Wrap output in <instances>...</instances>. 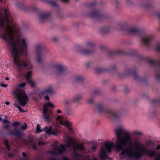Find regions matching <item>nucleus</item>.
<instances>
[{
  "label": "nucleus",
  "mask_w": 160,
  "mask_h": 160,
  "mask_svg": "<svg viewBox=\"0 0 160 160\" xmlns=\"http://www.w3.org/2000/svg\"><path fill=\"white\" fill-rule=\"evenodd\" d=\"M27 127L28 125L24 122V125L21 126L20 129L16 127L12 131H10L8 132L7 134L9 136H16L18 138H22L24 136V134L22 131L26 130Z\"/></svg>",
  "instance_id": "nucleus-6"
},
{
  "label": "nucleus",
  "mask_w": 160,
  "mask_h": 160,
  "mask_svg": "<svg viewBox=\"0 0 160 160\" xmlns=\"http://www.w3.org/2000/svg\"><path fill=\"white\" fill-rule=\"evenodd\" d=\"M2 128L3 129L8 131H9L8 132L12 130H10V125L8 124L4 125L2 126Z\"/></svg>",
  "instance_id": "nucleus-38"
},
{
  "label": "nucleus",
  "mask_w": 160,
  "mask_h": 160,
  "mask_svg": "<svg viewBox=\"0 0 160 160\" xmlns=\"http://www.w3.org/2000/svg\"><path fill=\"white\" fill-rule=\"evenodd\" d=\"M157 149H160V145H158L157 146Z\"/></svg>",
  "instance_id": "nucleus-64"
},
{
  "label": "nucleus",
  "mask_w": 160,
  "mask_h": 160,
  "mask_svg": "<svg viewBox=\"0 0 160 160\" xmlns=\"http://www.w3.org/2000/svg\"><path fill=\"white\" fill-rule=\"evenodd\" d=\"M45 143L44 142H41L40 141H39L38 142V145H44V144Z\"/></svg>",
  "instance_id": "nucleus-59"
},
{
  "label": "nucleus",
  "mask_w": 160,
  "mask_h": 160,
  "mask_svg": "<svg viewBox=\"0 0 160 160\" xmlns=\"http://www.w3.org/2000/svg\"><path fill=\"white\" fill-rule=\"evenodd\" d=\"M44 98L45 100H47V101H49V97L48 95L45 96Z\"/></svg>",
  "instance_id": "nucleus-53"
},
{
  "label": "nucleus",
  "mask_w": 160,
  "mask_h": 160,
  "mask_svg": "<svg viewBox=\"0 0 160 160\" xmlns=\"http://www.w3.org/2000/svg\"><path fill=\"white\" fill-rule=\"evenodd\" d=\"M43 118H44L47 121H49L50 119L49 116L47 115V114H44L43 115Z\"/></svg>",
  "instance_id": "nucleus-44"
},
{
  "label": "nucleus",
  "mask_w": 160,
  "mask_h": 160,
  "mask_svg": "<svg viewBox=\"0 0 160 160\" xmlns=\"http://www.w3.org/2000/svg\"><path fill=\"white\" fill-rule=\"evenodd\" d=\"M86 102L88 104L93 105L94 103V98L92 97L87 99L86 100Z\"/></svg>",
  "instance_id": "nucleus-30"
},
{
  "label": "nucleus",
  "mask_w": 160,
  "mask_h": 160,
  "mask_svg": "<svg viewBox=\"0 0 160 160\" xmlns=\"http://www.w3.org/2000/svg\"><path fill=\"white\" fill-rule=\"evenodd\" d=\"M66 113L67 115H72L71 111L70 110H68L66 111Z\"/></svg>",
  "instance_id": "nucleus-51"
},
{
  "label": "nucleus",
  "mask_w": 160,
  "mask_h": 160,
  "mask_svg": "<svg viewBox=\"0 0 160 160\" xmlns=\"http://www.w3.org/2000/svg\"><path fill=\"white\" fill-rule=\"evenodd\" d=\"M1 87H4L6 88L7 86V84H1Z\"/></svg>",
  "instance_id": "nucleus-62"
},
{
  "label": "nucleus",
  "mask_w": 160,
  "mask_h": 160,
  "mask_svg": "<svg viewBox=\"0 0 160 160\" xmlns=\"http://www.w3.org/2000/svg\"><path fill=\"white\" fill-rule=\"evenodd\" d=\"M43 91L45 94L52 95L54 93L53 88L51 86L47 87Z\"/></svg>",
  "instance_id": "nucleus-19"
},
{
  "label": "nucleus",
  "mask_w": 160,
  "mask_h": 160,
  "mask_svg": "<svg viewBox=\"0 0 160 160\" xmlns=\"http://www.w3.org/2000/svg\"><path fill=\"white\" fill-rule=\"evenodd\" d=\"M43 46L42 43H37L35 46L36 61L39 64L43 63L42 58L45 57L48 53V52L42 50Z\"/></svg>",
  "instance_id": "nucleus-5"
},
{
  "label": "nucleus",
  "mask_w": 160,
  "mask_h": 160,
  "mask_svg": "<svg viewBox=\"0 0 160 160\" xmlns=\"http://www.w3.org/2000/svg\"><path fill=\"white\" fill-rule=\"evenodd\" d=\"M44 129L46 133L51 135L52 127L51 126H46L44 128Z\"/></svg>",
  "instance_id": "nucleus-28"
},
{
  "label": "nucleus",
  "mask_w": 160,
  "mask_h": 160,
  "mask_svg": "<svg viewBox=\"0 0 160 160\" xmlns=\"http://www.w3.org/2000/svg\"><path fill=\"white\" fill-rule=\"evenodd\" d=\"M101 93V91L99 90H95L93 91L92 94H94L96 95H98L100 94Z\"/></svg>",
  "instance_id": "nucleus-41"
},
{
  "label": "nucleus",
  "mask_w": 160,
  "mask_h": 160,
  "mask_svg": "<svg viewBox=\"0 0 160 160\" xmlns=\"http://www.w3.org/2000/svg\"><path fill=\"white\" fill-rule=\"evenodd\" d=\"M59 132V130L57 128H54L52 129H51V135L57 136L58 133Z\"/></svg>",
  "instance_id": "nucleus-32"
},
{
  "label": "nucleus",
  "mask_w": 160,
  "mask_h": 160,
  "mask_svg": "<svg viewBox=\"0 0 160 160\" xmlns=\"http://www.w3.org/2000/svg\"><path fill=\"white\" fill-rule=\"evenodd\" d=\"M36 131L38 132L39 133L42 131V130L40 129V125L37 124L36 128Z\"/></svg>",
  "instance_id": "nucleus-43"
},
{
  "label": "nucleus",
  "mask_w": 160,
  "mask_h": 160,
  "mask_svg": "<svg viewBox=\"0 0 160 160\" xmlns=\"http://www.w3.org/2000/svg\"><path fill=\"white\" fill-rule=\"evenodd\" d=\"M138 59L139 61H143L146 60L145 58L144 57L141 56H139L138 57Z\"/></svg>",
  "instance_id": "nucleus-49"
},
{
  "label": "nucleus",
  "mask_w": 160,
  "mask_h": 160,
  "mask_svg": "<svg viewBox=\"0 0 160 160\" xmlns=\"http://www.w3.org/2000/svg\"><path fill=\"white\" fill-rule=\"evenodd\" d=\"M44 104L47 107H48L50 108H54L55 107V106H54V104L49 102L45 103Z\"/></svg>",
  "instance_id": "nucleus-35"
},
{
  "label": "nucleus",
  "mask_w": 160,
  "mask_h": 160,
  "mask_svg": "<svg viewBox=\"0 0 160 160\" xmlns=\"http://www.w3.org/2000/svg\"><path fill=\"white\" fill-rule=\"evenodd\" d=\"M61 116H57V117L56 118V119L57 120H61Z\"/></svg>",
  "instance_id": "nucleus-60"
},
{
  "label": "nucleus",
  "mask_w": 160,
  "mask_h": 160,
  "mask_svg": "<svg viewBox=\"0 0 160 160\" xmlns=\"http://www.w3.org/2000/svg\"><path fill=\"white\" fill-rule=\"evenodd\" d=\"M97 110L99 113H108L109 110L106 109L105 105L103 103H99L97 106Z\"/></svg>",
  "instance_id": "nucleus-12"
},
{
  "label": "nucleus",
  "mask_w": 160,
  "mask_h": 160,
  "mask_svg": "<svg viewBox=\"0 0 160 160\" xmlns=\"http://www.w3.org/2000/svg\"><path fill=\"white\" fill-rule=\"evenodd\" d=\"M4 13V15L0 12V38L11 47L13 62L19 72H21L26 69H32V66L29 59L22 58L19 56L28 54V38L22 33V30L19 31L17 26L12 24V15L8 10L5 9Z\"/></svg>",
  "instance_id": "nucleus-1"
},
{
  "label": "nucleus",
  "mask_w": 160,
  "mask_h": 160,
  "mask_svg": "<svg viewBox=\"0 0 160 160\" xmlns=\"http://www.w3.org/2000/svg\"><path fill=\"white\" fill-rule=\"evenodd\" d=\"M67 142L65 144V146L67 148L72 147L74 148V150L77 149L79 150H83L84 149V147L82 143L75 145L74 141L71 138L67 137Z\"/></svg>",
  "instance_id": "nucleus-8"
},
{
  "label": "nucleus",
  "mask_w": 160,
  "mask_h": 160,
  "mask_svg": "<svg viewBox=\"0 0 160 160\" xmlns=\"http://www.w3.org/2000/svg\"><path fill=\"white\" fill-rule=\"evenodd\" d=\"M95 46L96 44L93 41L87 40L82 45L75 46L73 48V50L82 54L89 55L94 52Z\"/></svg>",
  "instance_id": "nucleus-3"
},
{
  "label": "nucleus",
  "mask_w": 160,
  "mask_h": 160,
  "mask_svg": "<svg viewBox=\"0 0 160 160\" xmlns=\"http://www.w3.org/2000/svg\"><path fill=\"white\" fill-rule=\"evenodd\" d=\"M52 41L54 42H56L58 41V38L56 37H54L52 38Z\"/></svg>",
  "instance_id": "nucleus-47"
},
{
  "label": "nucleus",
  "mask_w": 160,
  "mask_h": 160,
  "mask_svg": "<svg viewBox=\"0 0 160 160\" xmlns=\"http://www.w3.org/2000/svg\"><path fill=\"white\" fill-rule=\"evenodd\" d=\"M108 114L111 115L114 118L116 119L119 118L121 115L120 112L115 111L111 110H109Z\"/></svg>",
  "instance_id": "nucleus-15"
},
{
  "label": "nucleus",
  "mask_w": 160,
  "mask_h": 160,
  "mask_svg": "<svg viewBox=\"0 0 160 160\" xmlns=\"http://www.w3.org/2000/svg\"><path fill=\"white\" fill-rule=\"evenodd\" d=\"M127 4L128 5L131 6L133 5V3L130 0H127Z\"/></svg>",
  "instance_id": "nucleus-42"
},
{
  "label": "nucleus",
  "mask_w": 160,
  "mask_h": 160,
  "mask_svg": "<svg viewBox=\"0 0 160 160\" xmlns=\"http://www.w3.org/2000/svg\"><path fill=\"white\" fill-rule=\"evenodd\" d=\"M1 121L2 122L3 124H5V123H10V122L9 120L6 119H5L3 120L2 119V121Z\"/></svg>",
  "instance_id": "nucleus-46"
},
{
  "label": "nucleus",
  "mask_w": 160,
  "mask_h": 160,
  "mask_svg": "<svg viewBox=\"0 0 160 160\" xmlns=\"http://www.w3.org/2000/svg\"><path fill=\"white\" fill-rule=\"evenodd\" d=\"M3 142L6 148L8 151H10V148L9 144V141L7 139H5L3 140Z\"/></svg>",
  "instance_id": "nucleus-34"
},
{
  "label": "nucleus",
  "mask_w": 160,
  "mask_h": 160,
  "mask_svg": "<svg viewBox=\"0 0 160 160\" xmlns=\"http://www.w3.org/2000/svg\"><path fill=\"white\" fill-rule=\"evenodd\" d=\"M111 30V28L110 26H103L100 28L98 30V32L100 33L104 34L109 32Z\"/></svg>",
  "instance_id": "nucleus-13"
},
{
  "label": "nucleus",
  "mask_w": 160,
  "mask_h": 160,
  "mask_svg": "<svg viewBox=\"0 0 160 160\" xmlns=\"http://www.w3.org/2000/svg\"><path fill=\"white\" fill-rule=\"evenodd\" d=\"M117 69V67L115 65H113L112 67V69L113 70H115Z\"/></svg>",
  "instance_id": "nucleus-54"
},
{
  "label": "nucleus",
  "mask_w": 160,
  "mask_h": 160,
  "mask_svg": "<svg viewBox=\"0 0 160 160\" xmlns=\"http://www.w3.org/2000/svg\"><path fill=\"white\" fill-rule=\"evenodd\" d=\"M22 156L23 157H27L26 154L24 152H23L22 153Z\"/></svg>",
  "instance_id": "nucleus-63"
},
{
  "label": "nucleus",
  "mask_w": 160,
  "mask_h": 160,
  "mask_svg": "<svg viewBox=\"0 0 160 160\" xmlns=\"http://www.w3.org/2000/svg\"><path fill=\"white\" fill-rule=\"evenodd\" d=\"M18 110L20 112H24V111L23 109H22L19 106V107L18 108Z\"/></svg>",
  "instance_id": "nucleus-52"
},
{
  "label": "nucleus",
  "mask_w": 160,
  "mask_h": 160,
  "mask_svg": "<svg viewBox=\"0 0 160 160\" xmlns=\"http://www.w3.org/2000/svg\"><path fill=\"white\" fill-rule=\"evenodd\" d=\"M53 148L55 151L52 152V153L56 154H62L64 152L66 151V148L62 144L60 145L59 146L56 145L54 146Z\"/></svg>",
  "instance_id": "nucleus-11"
},
{
  "label": "nucleus",
  "mask_w": 160,
  "mask_h": 160,
  "mask_svg": "<svg viewBox=\"0 0 160 160\" xmlns=\"http://www.w3.org/2000/svg\"><path fill=\"white\" fill-rule=\"evenodd\" d=\"M28 142L32 146V147L34 149L36 150V142H35L33 141V138H29L28 139Z\"/></svg>",
  "instance_id": "nucleus-24"
},
{
  "label": "nucleus",
  "mask_w": 160,
  "mask_h": 160,
  "mask_svg": "<svg viewBox=\"0 0 160 160\" xmlns=\"http://www.w3.org/2000/svg\"><path fill=\"white\" fill-rule=\"evenodd\" d=\"M14 154L10 153L8 154V156L9 158H10L11 157H12L13 156H14Z\"/></svg>",
  "instance_id": "nucleus-56"
},
{
  "label": "nucleus",
  "mask_w": 160,
  "mask_h": 160,
  "mask_svg": "<svg viewBox=\"0 0 160 160\" xmlns=\"http://www.w3.org/2000/svg\"><path fill=\"white\" fill-rule=\"evenodd\" d=\"M53 67L55 69L54 73L57 76L64 75L68 71L67 67L60 63L55 62L53 65Z\"/></svg>",
  "instance_id": "nucleus-7"
},
{
  "label": "nucleus",
  "mask_w": 160,
  "mask_h": 160,
  "mask_svg": "<svg viewBox=\"0 0 160 160\" xmlns=\"http://www.w3.org/2000/svg\"><path fill=\"white\" fill-rule=\"evenodd\" d=\"M126 32L128 34H136L138 33L139 32L138 28L136 27L131 28L127 30Z\"/></svg>",
  "instance_id": "nucleus-18"
},
{
  "label": "nucleus",
  "mask_w": 160,
  "mask_h": 160,
  "mask_svg": "<svg viewBox=\"0 0 160 160\" xmlns=\"http://www.w3.org/2000/svg\"><path fill=\"white\" fill-rule=\"evenodd\" d=\"M28 157H23L19 159V160H27L28 159Z\"/></svg>",
  "instance_id": "nucleus-55"
},
{
  "label": "nucleus",
  "mask_w": 160,
  "mask_h": 160,
  "mask_svg": "<svg viewBox=\"0 0 160 160\" xmlns=\"http://www.w3.org/2000/svg\"><path fill=\"white\" fill-rule=\"evenodd\" d=\"M94 70L97 73H99L103 71V69L100 67H95L94 68Z\"/></svg>",
  "instance_id": "nucleus-33"
},
{
  "label": "nucleus",
  "mask_w": 160,
  "mask_h": 160,
  "mask_svg": "<svg viewBox=\"0 0 160 160\" xmlns=\"http://www.w3.org/2000/svg\"><path fill=\"white\" fill-rule=\"evenodd\" d=\"M50 15V14L47 13H41L39 15L38 20L40 23H42L43 21L47 19Z\"/></svg>",
  "instance_id": "nucleus-17"
},
{
  "label": "nucleus",
  "mask_w": 160,
  "mask_h": 160,
  "mask_svg": "<svg viewBox=\"0 0 160 160\" xmlns=\"http://www.w3.org/2000/svg\"><path fill=\"white\" fill-rule=\"evenodd\" d=\"M50 3L51 5L54 7L57 6V4L55 2H50Z\"/></svg>",
  "instance_id": "nucleus-50"
},
{
  "label": "nucleus",
  "mask_w": 160,
  "mask_h": 160,
  "mask_svg": "<svg viewBox=\"0 0 160 160\" xmlns=\"http://www.w3.org/2000/svg\"><path fill=\"white\" fill-rule=\"evenodd\" d=\"M134 72L130 68H126L124 69L123 72V75L132 76V74Z\"/></svg>",
  "instance_id": "nucleus-23"
},
{
  "label": "nucleus",
  "mask_w": 160,
  "mask_h": 160,
  "mask_svg": "<svg viewBox=\"0 0 160 160\" xmlns=\"http://www.w3.org/2000/svg\"><path fill=\"white\" fill-rule=\"evenodd\" d=\"M117 138L114 144L112 142L105 143L104 147L101 148L99 157L101 160L107 158V153L111 152L113 147L118 151H122L120 154L121 158L124 159L127 157L141 158L145 155L154 158V160H160V153L157 156L155 151L148 150L146 146L136 138L131 140L130 132L123 128L118 127L114 129Z\"/></svg>",
  "instance_id": "nucleus-2"
},
{
  "label": "nucleus",
  "mask_w": 160,
  "mask_h": 160,
  "mask_svg": "<svg viewBox=\"0 0 160 160\" xmlns=\"http://www.w3.org/2000/svg\"><path fill=\"white\" fill-rule=\"evenodd\" d=\"M159 64L160 65V60L159 62ZM155 77L156 79L160 81V71L156 72L155 74Z\"/></svg>",
  "instance_id": "nucleus-36"
},
{
  "label": "nucleus",
  "mask_w": 160,
  "mask_h": 160,
  "mask_svg": "<svg viewBox=\"0 0 160 160\" xmlns=\"http://www.w3.org/2000/svg\"><path fill=\"white\" fill-rule=\"evenodd\" d=\"M60 122L61 124L66 126L67 128L71 126V123L67 121H61Z\"/></svg>",
  "instance_id": "nucleus-31"
},
{
  "label": "nucleus",
  "mask_w": 160,
  "mask_h": 160,
  "mask_svg": "<svg viewBox=\"0 0 160 160\" xmlns=\"http://www.w3.org/2000/svg\"><path fill=\"white\" fill-rule=\"evenodd\" d=\"M65 104L67 106L71 104V100L70 99L67 98L65 100Z\"/></svg>",
  "instance_id": "nucleus-40"
},
{
  "label": "nucleus",
  "mask_w": 160,
  "mask_h": 160,
  "mask_svg": "<svg viewBox=\"0 0 160 160\" xmlns=\"http://www.w3.org/2000/svg\"><path fill=\"white\" fill-rule=\"evenodd\" d=\"M132 77L135 80L139 82H142L145 80L144 78L140 77L136 72H133Z\"/></svg>",
  "instance_id": "nucleus-16"
},
{
  "label": "nucleus",
  "mask_w": 160,
  "mask_h": 160,
  "mask_svg": "<svg viewBox=\"0 0 160 160\" xmlns=\"http://www.w3.org/2000/svg\"><path fill=\"white\" fill-rule=\"evenodd\" d=\"M83 98V95L82 94H78L75 95L72 98V100L74 102H78Z\"/></svg>",
  "instance_id": "nucleus-20"
},
{
  "label": "nucleus",
  "mask_w": 160,
  "mask_h": 160,
  "mask_svg": "<svg viewBox=\"0 0 160 160\" xmlns=\"http://www.w3.org/2000/svg\"><path fill=\"white\" fill-rule=\"evenodd\" d=\"M67 128H68L69 131L71 132H72V128L71 127V126H70L67 127Z\"/></svg>",
  "instance_id": "nucleus-58"
},
{
  "label": "nucleus",
  "mask_w": 160,
  "mask_h": 160,
  "mask_svg": "<svg viewBox=\"0 0 160 160\" xmlns=\"http://www.w3.org/2000/svg\"><path fill=\"white\" fill-rule=\"evenodd\" d=\"M112 4L116 8H118L120 5V2L119 0H112Z\"/></svg>",
  "instance_id": "nucleus-26"
},
{
  "label": "nucleus",
  "mask_w": 160,
  "mask_h": 160,
  "mask_svg": "<svg viewBox=\"0 0 160 160\" xmlns=\"http://www.w3.org/2000/svg\"><path fill=\"white\" fill-rule=\"evenodd\" d=\"M30 85L31 87L35 88L36 87L37 83L34 80L30 79L27 81Z\"/></svg>",
  "instance_id": "nucleus-27"
},
{
  "label": "nucleus",
  "mask_w": 160,
  "mask_h": 160,
  "mask_svg": "<svg viewBox=\"0 0 160 160\" xmlns=\"http://www.w3.org/2000/svg\"><path fill=\"white\" fill-rule=\"evenodd\" d=\"M85 79L83 76L80 75L75 76L74 78V80L75 81L81 83L84 81Z\"/></svg>",
  "instance_id": "nucleus-22"
},
{
  "label": "nucleus",
  "mask_w": 160,
  "mask_h": 160,
  "mask_svg": "<svg viewBox=\"0 0 160 160\" xmlns=\"http://www.w3.org/2000/svg\"><path fill=\"white\" fill-rule=\"evenodd\" d=\"M43 115H44V114H47L48 111V108L44 104L43 106Z\"/></svg>",
  "instance_id": "nucleus-37"
},
{
  "label": "nucleus",
  "mask_w": 160,
  "mask_h": 160,
  "mask_svg": "<svg viewBox=\"0 0 160 160\" xmlns=\"http://www.w3.org/2000/svg\"><path fill=\"white\" fill-rule=\"evenodd\" d=\"M45 93L44 91L38 92L37 93L35 94L34 96V99L35 100L37 99L40 100L42 99V97L44 94Z\"/></svg>",
  "instance_id": "nucleus-21"
},
{
  "label": "nucleus",
  "mask_w": 160,
  "mask_h": 160,
  "mask_svg": "<svg viewBox=\"0 0 160 160\" xmlns=\"http://www.w3.org/2000/svg\"><path fill=\"white\" fill-rule=\"evenodd\" d=\"M147 144L149 146H152L153 145V142L151 140H148L147 142Z\"/></svg>",
  "instance_id": "nucleus-45"
},
{
  "label": "nucleus",
  "mask_w": 160,
  "mask_h": 160,
  "mask_svg": "<svg viewBox=\"0 0 160 160\" xmlns=\"http://www.w3.org/2000/svg\"><path fill=\"white\" fill-rule=\"evenodd\" d=\"M128 25V23L127 22L123 21L118 22L117 24V27L120 30H123L127 28Z\"/></svg>",
  "instance_id": "nucleus-14"
},
{
  "label": "nucleus",
  "mask_w": 160,
  "mask_h": 160,
  "mask_svg": "<svg viewBox=\"0 0 160 160\" xmlns=\"http://www.w3.org/2000/svg\"><path fill=\"white\" fill-rule=\"evenodd\" d=\"M96 149V147L94 145L92 147V150L93 151L95 150Z\"/></svg>",
  "instance_id": "nucleus-61"
},
{
  "label": "nucleus",
  "mask_w": 160,
  "mask_h": 160,
  "mask_svg": "<svg viewBox=\"0 0 160 160\" xmlns=\"http://www.w3.org/2000/svg\"><path fill=\"white\" fill-rule=\"evenodd\" d=\"M14 106L15 107L17 108H18V107H19V105L16 102H15L14 104Z\"/></svg>",
  "instance_id": "nucleus-57"
},
{
  "label": "nucleus",
  "mask_w": 160,
  "mask_h": 160,
  "mask_svg": "<svg viewBox=\"0 0 160 160\" xmlns=\"http://www.w3.org/2000/svg\"><path fill=\"white\" fill-rule=\"evenodd\" d=\"M88 15L92 18L99 19L106 17L107 13H103L98 9H94L88 13Z\"/></svg>",
  "instance_id": "nucleus-9"
},
{
  "label": "nucleus",
  "mask_w": 160,
  "mask_h": 160,
  "mask_svg": "<svg viewBox=\"0 0 160 160\" xmlns=\"http://www.w3.org/2000/svg\"><path fill=\"white\" fill-rule=\"evenodd\" d=\"M32 72L31 71H29L27 72V74L25 76L26 81L31 79V77L32 76Z\"/></svg>",
  "instance_id": "nucleus-29"
},
{
  "label": "nucleus",
  "mask_w": 160,
  "mask_h": 160,
  "mask_svg": "<svg viewBox=\"0 0 160 160\" xmlns=\"http://www.w3.org/2000/svg\"><path fill=\"white\" fill-rule=\"evenodd\" d=\"M20 124V123L18 122H13L12 124V126L13 127L17 126H18Z\"/></svg>",
  "instance_id": "nucleus-48"
},
{
  "label": "nucleus",
  "mask_w": 160,
  "mask_h": 160,
  "mask_svg": "<svg viewBox=\"0 0 160 160\" xmlns=\"http://www.w3.org/2000/svg\"><path fill=\"white\" fill-rule=\"evenodd\" d=\"M132 134L134 136H139L143 135V133L142 132L139 130H134L132 132Z\"/></svg>",
  "instance_id": "nucleus-25"
},
{
  "label": "nucleus",
  "mask_w": 160,
  "mask_h": 160,
  "mask_svg": "<svg viewBox=\"0 0 160 160\" xmlns=\"http://www.w3.org/2000/svg\"><path fill=\"white\" fill-rule=\"evenodd\" d=\"M156 48L157 51L160 52V42H156Z\"/></svg>",
  "instance_id": "nucleus-39"
},
{
  "label": "nucleus",
  "mask_w": 160,
  "mask_h": 160,
  "mask_svg": "<svg viewBox=\"0 0 160 160\" xmlns=\"http://www.w3.org/2000/svg\"><path fill=\"white\" fill-rule=\"evenodd\" d=\"M154 37L153 34H145L142 37V41L145 45L148 46L153 40Z\"/></svg>",
  "instance_id": "nucleus-10"
},
{
  "label": "nucleus",
  "mask_w": 160,
  "mask_h": 160,
  "mask_svg": "<svg viewBox=\"0 0 160 160\" xmlns=\"http://www.w3.org/2000/svg\"><path fill=\"white\" fill-rule=\"evenodd\" d=\"M26 85L25 82L21 83L18 85V87L15 88V92L17 93L14 95L17 98L18 102L21 104L22 106H23L28 102V98L26 95L24 90L21 88H23Z\"/></svg>",
  "instance_id": "nucleus-4"
}]
</instances>
